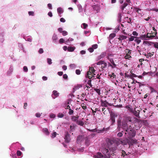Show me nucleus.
I'll list each match as a JSON object with an SVG mask.
<instances>
[{"label":"nucleus","mask_w":158,"mask_h":158,"mask_svg":"<svg viewBox=\"0 0 158 158\" xmlns=\"http://www.w3.org/2000/svg\"><path fill=\"white\" fill-rule=\"evenodd\" d=\"M107 148H103L102 149V153L105 155L106 157L104 156L101 153L98 152L95 156V158H108L111 155H114L117 148V145L114 143L113 140L109 139L107 142Z\"/></svg>","instance_id":"f257e3e1"},{"label":"nucleus","mask_w":158,"mask_h":158,"mask_svg":"<svg viewBox=\"0 0 158 158\" xmlns=\"http://www.w3.org/2000/svg\"><path fill=\"white\" fill-rule=\"evenodd\" d=\"M129 110L136 117L139 118H140L139 114L141 110V109L136 107H135L134 109L132 108H129Z\"/></svg>","instance_id":"f03ea898"},{"label":"nucleus","mask_w":158,"mask_h":158,"mask_svg":"<svg viewBox=\"0 0 158 158\" xmlns=\"http://www.w3.org/2000/svg\"><path fill=\"white\" fill-rule=\"evenodd\" d=\"M70 135L68 132H66L65 134L64 137V139L65 142L67 143H68L70 142L71 140L70 137Z\"/></svg>","instance_id":"7ed1b4c3"},{"label":"nucleus","mask_w":158,"mask_h":158,"mask_svg":"<svg viewBox=\"0 0 158 158\" xmlns=\"http://www.w3.org/2000/svg\"><path fill=\"white\" fill-rule=\"evenodd\" d=\"M101 106H104L105 107H106L107 106V105H108L110 106H111V104L109 103L108 102H107L106 101H103V100H101Z\"/></svg>","instance_id":"20e7f679"},{"label":"nucleus","mask_w":158,"mask_h":158,"mask_svg":"<svg viewBox=\"0 0 158 158\" xmlns=\"http://www.w3.org/2000/svg\"><path fill=\"white\" fill-rule=\"evenodd\" d=\"M128 134L130 136V137H128L129 138L134 137L135 136L136 134L134 130L132 129H131V131H130L129 132H128Z\"/></svg>","instance_id":"39448f33"},{"label":"nucleus","mask_w":158,"mask_h":158,"mask_svg":"<svg viewBox=\"0 0 158 158\" xmlns=\"http://www.w3.org/2000/svg\"><path fill=\"white\" fill-rule=\"evenodd\" d=\"M106 55V53L105 52H103L101 53L100 55L98 56L97 58V60H99L104 57Z\"/></svg>","instance_id":"423d86ee"},{"label":"nucleus","mask_w":158,"mask_h":158,"mask_svg":"<svg viewBox=\"0 0 158 158\" xmlns=\"http://www.w3.org/2000/svg\"><path fill=\"white\" fill-rule=\"evenodd\" d=\"M145 43L146 44L148 43L149 44L150 43L152 44H154V47L155 48H157V49H158V43H156L154 44L153 42H149L148 41H144L143 42V43Z\"/></svg>","instance_id":"0eeeda50"},{"label":"nucleus","mask_w":158,"mask_h":158,"mask_svg":"<svg viewBox=\"0 0 158 158\" xmlns=\"http://www.w3.org/2000/svg\"><path fill=\"white\" fill-rule=\"evenodd\" d=\"M110 120H111L112 124H113L115 122V116L114 114H110Z\"/></svg>","instance_id":"6e6552de"},{"label":"nucleus","mask_w":158,"mask_h":158,"mask_svg":"<svg viewBox=\"0 0 158 158\" xmlns=\"http://www.w3.org/2000/svg\"><path fill=\"white\" fill-rule=\"evenodd\" d=\"M124 127V130L126 132L125 133V135H127V134H128V132H129L130 131H131V127H127V128H125V126H123Z\"/></svg>","instance_id":"1a4fd4ad"},{"label":"nucleus","mask_w":158,"mask_h":158,"mask_svg":"<svg viewBox=\"0 0 158 158\" xmlns=\"http://www.w3.org/2000/svg\"><path fill=\"white\" fill-rule=\"evenodd\" d=\"M157 34V31H156V32H152H152L150 33L151 36H150V39H153V38Z\"/></svg>","instance_id":"9d476101"},{"label":"nucleus","mask_w":158,"mask_h":158,"mask_svg":"<svg viewBox=\"0 0 158 158\" xmlns=\"http://www.w3.org/2000/svg\"><path fill=\"white\" fill-rule=\"evenodd\" d=\"M53 95L55 96L54 97L52 96V97L54 98H56L59 96V93H57V92L56 90H54L53 91Z\"/></svg>","instance_id":"9b49d317"},{"label":"nucleus","mask_w":158,"mask_h":158,"mask_svg":"<svg viewBox=\"0 0 158 158\" xmlns=\"http://www.w3.org/2000/svg\"><path fill=\"white\" fill-rule=\"evenodd\" d=\"M75 49V47L69 46L68 48V50L69 52H72L74 51Z\"/></svg>","instance_id":"f8f14e48"},{"label":"nucleus","mask_w":158,"mask_h":158,"mask_svg":"<svg viewBox=\"0 0 158 158\" xmlns=\"http://www.w3.org/2000/svg\"><path fill=\"white\" fill-rule=\"evenodd\" d=\"M122 14L120 13L118 14V21L119 23L121 22Z\"/></svg>","instance_id":"ddd939ff"},{"label":"nucleus","mask_w":158,"mask_h":158,"mask_svg":"<svg viewBox=\"0 0 158 158\" xmlns=\"http://www.w3.org/2000/svg\"><path fill=\"white\" fill-rule=\"evenodd\" d=\"M43 131L47 135H49V134L48 129L46 128H44L43 129Z\"/></svg>","instance_id":"4468645a"},{"label":"nucleus","mask_w":158,"mask_h":158,"mask_svg":"<svg viewBox=\"0 0 158 158\" xmlns=\"http://www.w3.org/2000/svg\"><path fill=\"white\" fill-rule=\"evenodd\" d=\"M139 38L142 39V40H147V37H146V35H145V34L141 35H140Z\"/></svg>","instance_id":"2eb2a0df"},{"label":"nucleus","mask_w":158,"mask_h":158,"mask_svg":"<svg viewBox=\"0 0 158 158\" xmlns=\"http://www.w3.org/2000/svg\"><path fill=\"white\" fill-rule=\"evenodd\" d=\"M134 10L136 12L140 14H141V9L139 8H138L135 7L134 8Z\"/></svg>","instance_id":"dca6fc26"},{"label":"nucleus","mask_w":158,"mask_h":158,"mask_svg":"<svg viewBox=\"0 0 158 158\" xmlns=\"http://www.w3.org/2000/svg\"><path fill=\"white\" fill-rule=\"evenodd\" d=\"M132 137L129 138V139L131 140L132 143H137V140L135 139H132Z\"/></svg>","instance_id":"f3484780"},{"label":"nucleus","mask_w":158,"mask_h":158,"mask_svg":"<svg viewBox=\"0 0 158 158\" xmlns=\"http://www.w3.org/2000/svg\"><path fill=\"white\" fill-rule=\"evenodd\" d=\"M76 123L81 126H83L84 124L83 122L81 120H78Z\"/></svg>","instance_id":"a211bd4d"},{"label":"nucleus","mask_w":158,"mask_h":158,"mask_svg":"<svg viewBox=\"0 0 158 158\" xmlns=\"http://www.w3.org/2000/svg\"><path fill=\"white\" fill-rule=\"evenodd\" d=\"M52 39L54 42H56L57 40V36L55 34H54L52 37Z\"/></svg>","instance_id":"6ab92c4d"},{"label":"nucleus","mask_w":158,"mask_h":158,"mask_svg":"<svg viewBox=\"0 0 158 158\" xmlns=\"http://www.w3.org/2000/svg\"><path fill=\"white\" fill-rule=\"evenodd\" d=\"M101 66V69L102 70H104L105 68H106L107 66V64L105 62Z\"/></svg>","instance_id":"aec40b11"},{"label":"nucleus","mask_w":158,"mask_h":158,"mask_svg":"<svg viewBox=\"0 0 158 158\" xmlns=\"http://www.w3.org/2000/svg\"><path fill=\"white\" fill-rule=\"evenodd\" d=\"M71 119L72 121L76 122V123H77V121H78V120L76 117L74 116H72Z\"/></svg>","instance_id":"412c9836"},{"label":"nucleus","mask_w":158,"mask_h":158,"mask_svg":"<svg viewBox=\"0 0 158 158\" xmlns=\"http://www.w3.org/2000/svg\"><path fill=\"white\" fill-rule=\"evenodd\" d=\"M57 12L59 14H60L61 13L63 12V10L62 9L61 7H59L57 8Z\"/></svg>","instance_id":"4be33fe9"},{"label":"nucleus","mask_w":158,"mask_h":158,"mask_svg":"<svg viewBox=\"0 0 158 158\" xmlns=\"http://www.w3.org/2000/svg\"><path fill=\"white\" fill-rule=\"evenodd\" d=\"M108 60L111 63V64L114 66V67H115L116 66V65L115 64V63H114L113 58H109V59H108Z\"/></svg>","instance_id":"5701e85b"},{"label":"nucleus","mask_w":158,"mask_h":158,"mask_svg":"<svg viewBox=\"0 0 158 158\" xmlns=\"http://www.w3.org/2000/svg\"><path fill=\"white\" fill-rule=\"evenodd\" d=\"M105 63L104 61L103 60H100L96 63L97 65H102Z\"/></svg>","instance_id":"b1692460"},{"label":"nucleus","mask_w":158,"mask_h":158,"mask_svg":"<svg viewBox=\"0 0 158 158\" xmlns=\"http://www.w3.org/2000/svg\"><path fill=\"white\" fill-rule=\"evenodd\" d=\"M78 7L79 12H82L83 11L82 6L80 5H78Z\"/></svg>","instance_id":"393cba45"},{"label":"nucleus","mask_w":158,"mask_h":158,"mask_svg":"<svg viewBox=\"0 0 158 158\" xmlns=\"http://www.w3.org/2000/svg\"><path fill=\"white\" fill-rule=\"evenodd\" d=\"M127 3H125L123 5L121 6V9L122 10H123L124 8L127 6Z\"/></svg>","instance_id":"a878e982"},{"label":"nucleus","mask_w":158,"mask_h":158,"mask_svg":"<svg viewBox=\"0 0 158 158\" xmlns=\"http://www.w3.org/2000/svg\"><path fill=\"white\" fill-rule=\"evenodd\" d=\"M116 36V34L114 33L111 34L109 36V37L110 39H113Z\"/></svg>","instance_id":"bb28decb"},{"label":"nucleus","mask_w":158,"mask_h":158,"mask_svg":"<svg viewBox=\"0 0 158 158\" xmlns=\"http://www.w3.org/2000/svg\"><path fill=\"white\" fill-rule=\"evenodd\" d=\"M137 37L135 36H131V37L129 39V41H133L135 38H136Z\"/></svg>","instance_id":"cd10ccee"},{"label":"nucleus","mask_w":158,"mask_h":158,"mask_svg":"<svg viewBox=\"0 0 158 158\" xmlns=\"http://www.w3.org/2000/svg\"><path fill=\"white\" fill-rule=\"evenodd\" d=\"M131 50L129 49H127L125 50V52L127 53V55H130L131 54Z\"/></svg>","instance_id":"c85d7f7f"},{"label":"nucleus","mask_w":158,"mask_h":158,"mask_svg":"<svg viewBox=\"0 0 158 158\" xmlns=\"http://www.w3.org/2000/svg\"><path fill=\"white\" fill-rule=\"evenodd\" d=\"M47 63L48 64H51L52 62V60L50 58H48L47 59Z\"/></svg>","instance_id":"c756f323"},{"label":"nucleus","mask_w":158,"mask_h":158,"mask_svg":"<svg viewBox=\"0 0 158 158\" xmlns=\"http://www.w3.org/2000/svg\"><path fill=\"white\" fill-rule=\"evenodd\" d=\"M109 76L110 77H113V78H115L116 77V75L114 73H112V74H109Z\"/></svg>","instance_id":"7c9ffc66"},{"label":"nucleus","mask_w":158,"mask_h":158,"mask_svg":"<svg viewBox=\"0 0 158 158\" xmlns=\"http://www.w3.org/2000/svg\"><path fill=\"white\" fill-rule=\"evenodd\" d=\"M114 56V55L111 54H108V56H107V58L108 59H109V58H112V57Z\"/></svg>","instance_id":"2f4dec72"},{"label":"nucleus","mask_w":158,"mask_h":158,"mask_svg":"<svg viewBox=\"0 0 158 158\" xmlns=\"http://www.w3.org/2000/svg\"><path fill=\"white\" fill-rule=\"evenodd\" d=\"M73 40L72 38H69L65 41V44H69V42L70 41H72Z\"/></svg>","instance_id":"473e14b6"},{"label":"nucleus","mask_w":158,"mask_h":158,"mask_svg":"<svg viewBox=\"0 0 158 158\" xmlns=\"http://www.w3.org/2000/svg\"><path fill=\"white\" fill-rule=\"evenodd\" d=\"M89 70L91 71V72H92L93 73H94L95 71V70L93 67H91L89 68Z\"/></svg>","instance_id":"72a5a7b5"},{"label":"nucleus","mask_w":158,"mask_h":158,"mask_svg":"<svg viewBox=\"0 0 158 158\" xmlns=\"http://www.w3.org/2000/svg\"><path fill=\"white\" fill-rule=\"evenodd\" d=\"M94 90L99 94H100V90L99 89L95 88L94 89Z\"/></svg>","instance_id":"f704fd0d"},{"label":"nucleus","mask_w":158,"mask_h":158,"mask_svg":"<svg viewBox=\"0 0 158 158\" xmlns=\"http://www.w3.org/2000/svg\"><path fill=\"white\" fill-rule=\"evenodd\" d=\"M120 37L122 40L126 39L127 38V36L124 35H120Z\"/></svg>","instance_id":"c9c22d12"},{"label":"nucleus","mask_w":158,"mask_h":158,"mask_svg":"<svg viewBox=\"0 0 158 158\" xmlns=\"http://www.w3.org/2000/svg\"><path fill=\"white\" fill-rule=\"evenodd\" d=\"M121 153H122L121 156H123V157H124L126 155H127V154H126V152L124 151V150H122V152H121Z\"/></svg>","instance_id":"e433bc0d"},{"label":"nucleus","mask_w":158,"mask_h":158,"mask_svg":"<svg viewBox=\"0 0 158 158\" xmlns=\"http://www.w3.org/2000/svg\"><path fill=\"white\" fill-rule=\"evenodd\" d=\"M17 155L18 156H20L22 155V152L19 150H18L17 152Z\"/></svg>","instance_id":"4c0bfd02"},{"label":"nucleus","mask_w":158,"mask_h":158,"mask_svg":"<svg viewBox=\"0 0 158 158\" xmlns=\"http://www.w3.org/2000/svg\"><path fill=\"white\" fill-rule=\"evenodd\" d=\"M64 115L62 113H59L58 114L57 116L60 118H62L64 117Z\"/></svg>","instance_id":"58836bf2"},{"label":"nucleus","mask_w":158,"mask_h":158,"mask_svg":"<svg viewBox=\"0 0 158 158\" xmlns=\"http://www.w3.org/2000/svg\"><path fill=\"white\" fill-rule=\"evenodd\" d=\"M102 111L103 112V113L105 114L107 113V110L105 108H102Z\"/></svg>","instance_id":"ea45409f"},{"label":"nucleus","mask_w":158,"mask_h":158,"mask_svg":"<svg viewBox=\"0 0 158 158\" xmlns=\"http://www.w3.org/2000/svg\"><path fill=\"white\" fill-rule=\"evenodd\" d=\"M98 45L97 44H94L92 45V47L93 49H96L98 48Z\"/></svg>","instance_id":"a19ab883"},{"label":"nucleus","mask_w":158,"mask_h":158,"mask_svg":"<svg viewBox=\"0 0 158 158\" xmlns=\"http://www.w3.org/2000/svg\"><path fill=\"white\" fill-rule=\"evenodd\" d=\"M76 65L75 64H71L70 65V67L72 69L75 68H76Z\"/></svg>","instance_id":"79ce46f5"},{"label":"nucleus","mask_w":158,"mask_h":158,"mask_svg":"<svg viewBox=\"0 0 158 158\" xmlns=\"http://www.w3.org/2000/svg\"><path fill=\"white\" fill-rule=\"evenodd\" d=\"M59 42L60 44H62L64 42L65 43V42H64V40L63 38H61L59 40Z\"/></svg>","instance_id":"37998d69"},{"label":"nucleus","mask_w":158,"mask_h":158,"mask_svg":"<svg viewBox=\"0 0 158 158\" xmlns=\"http://www.w3.org/2000/svg\"><path fill=\"white\" fill-rule=\"evenodd\" d=\"M82 25L83 26V28L84 29H85L86 28V27H88V25L85 23H83L82 24Z\"/></svg>","instance_id":"c03bdc74"},{"label":"nucleus","mask_w":158,"mask_h":158,"mask_svg":"<svg viewBox=\"0 0 158 158\" xmlns=\"http://www.w3.org/2000/svg\"><path fill=\"white\" fill-rule=\"evenodd\" d=\"M135 41L138 44H139L141 42V40H140L136 39L135 40Z\"/></svg>","instance_id":"a18cd8bd"},{"label":"nucleus","mask_w":158,"mask_h":158,"mask_svg":"<svg viewBox=\"0 0 158 158\" xmlns=\"http://www.w3.org/2000/svg\"><path fill=\"white\" fill-rule=\"evenodd\" d=\"M62 34L64 36H65L67 35V32L66 31H64L62 32Z\"/></svg>","instance_id":"49530a36"},{"label":"nucleus","mask_w":158,"mask_h":158,"mask_svg":"<svg viewBox=\"0 0 158 158\" xmlns=\"http://www.w3.org/2000/svg\"><path fill=\"white\" fill-rule=\"evenodd\" d=\"M81 106L82 108L84 110H85L86 108V105L84 104H82Z\"/></svg>","instance_id":"de8ad7c7"},{"label":"nucleus","mask_w":158,"mask_h":158,"mask_svg":"<svg viewBox=\"0 0 158 158\" xmlns=\"http://www.w3.org/2000/svg\"><path fill=\"white\" fill-rule=\"evenodd\" d=\"M76 73L77 75H80L81 74V71L79 69H77L76 70Z\"/></svg>","instance_id":"09e8293b"},{"label":"nucleus","mask_w":158,"mask_h":158,"mask_svg":"<svg viewBox=\"0 0 158 158\" xmlns=\"http://www.w3.org/2000/svg\"><path fill=\"white\" fill-rule=\"evenodd\" d=\"M56 135V132H53L52 134V137L53 138H54L55 137Z\"/></svg>","instance_id":"8fccbe9b"},{"label":"nucleus","mask_w":158,"mask_h":158,"mask_svg":"<svg viewBox=\"0 0 158 158\" xmlns=\"http://www.w3.org/2000/svg\"><path fill=\"white\" fill-rule=\"evenodd\" d=\"M44 52L43 49L42 48H40L39 51V53L40 54H42Z\"/></svg>","instance_id":"3c124183"},{"label":"nucleus","mask_w":158,"mask_h":158,"mask_svg":"<svg viewBox=\"0 0 158 158\" xmlns=\"http://www.w3.org/2000/svg\"><path fill=\"white\" fill-rule=\"evenodd\" d=\"M73 113V110L70 109L69 112V114L70 115H72Z\"/></svg>","instance_id":"603ef678"},{"label":"nucleus","mask_w":158,"mask_h":158,"mask_svg":"<svg viewBox=\"0 0 158 158\" xmlns=\"http://www.w3.org/2000/svg\"><path fill=\"white\" fill-rule=\"evenodd\" d=\"M28 14L29 15H32V16L34 15V12L32 11H29Z\"/></svg>","instance_id":"864d4df0"},{"label":"nucleus","mask_w":158,"mask_h":158,"mask_svg":"<svg viewBox=\"0 0 158 158\" xmlns=\"http://www.w3.org/2000/svg\"><path fill=\"white\" fill-rule=\"evenodd\" d=\"M88 50L90 52H93L94 51V50L93 49V48L91 47V48H89L88 49Z\"/></svg>","instance_id":"5fc2aeb1"},{"label":"nucleus","mask_w":158,"mask_h":158,"mask_svg":"<svg viewBox=\"0 0 158 158\" xmlns=\"http://www.w3.org/2000/svg\"><path fill=\"white\" fill-rule=\"evenodd\" d=\"M150 36H151L150 33H147L146 35V37L148 38V39H150Z\"/></svg>","instance_id":"6e6d98bb"},{"label":"nucleus","mask_w":158,"mask_h":158,"mask_svg":"<svg viewBox=\"0 0 158 158\" xmlns=\"http://www.w3.org/2000/svg\"><path fill=\"white\" fill-rule=\"evenodd\" d=\"M123 126H125V128H127L128 127H127V123H123L122 127V128L124 129V127H123Z\"/></svg>","instance_id":"4d7b16f0"},{"label":"nucleus","mask_w":158,"mask_h":158,"mask_svg":"<svg viewBox=\"0 0 158 158\" xmlns=\"http://www.w3.org/2000/svg\"><path fill=\"white\" fill-rule=\"evenodd\" d=\"M23 69L24 71L25 72H27L28 71L27 68L26 66H24L23 67Z\"/></svg>","instance_id":"13d9d810"},{"label":"nucleus","mask_w":158,"mask_h":158,"mask_svg":"<svg viewBox=\"0 0 158 158\" xmlns=\"http://www.w3.org/2000/svg\"><path fill=\"white\" fill-rule=\"evenodd\" d=\"M123 135V134L122 132H119L117 134V135L119 137H121Z\"/></svg>","instance_id":"bf43d9fd"},{"label":"nucleus","mask_w":158,"mask_h":158,"mask_svg":"<svg viewBox=\"0 0 158 158\" xmlns=\"http://www.w3.org/2000/svg\"><path fill=\"white\" fill-rule=\"evenodd\" d=\"M132 34L135 36H137L138 34L136 31H134L132 32Z\"/></svg>","instance_id":"052dcab7"},{"label":"nucleus","mask_w":158,"mask_h":158,"mask_svg":"<svg viewBox=\"0 0 158 158\" xmlns=\"http://www.w3.org/2000/svg\"><path fill=\"white\" fill-rule=\"evenodd\" d=\"M114 106H115L117 108H121L122 107V105H113Z\"/></svg>","instance_id":"680f3d73"},{"label":"nucleus","mask_w":158,"mask_h":158,"mask_svg":"<svg viewBox=\"0 0 158 158\" xmlns=\"http://www.w3.org/2000/svg\"><path fill=\"white\" fill-rule=\"evenodd\" d=\"M92 74V72L90 71H89L87 72V76H89Z\"/></svg>","instance_id":"e2e57ef3"},{"label":"nucleus","mask_w":158,"mask_h":158,"mask_svg":"<svg viewBox=\"0 0 158 158\" xmlns=\"http://www.w3.org/2000/svg\"><path fill=\"white\" fill-rule=\"evenodd\" d=\"M58 31L60 32V33H62V31H63L62 30H63V29L62 28H59L58 29Z\"/></svg>","instance_id":"0e129e2a"},{"label":"nucleus","mask_w":158,"mask_h":158,"mask_svg":"<svg viewBox=\"0 0 158 158\" xmlns=\"http://www.w3.org/2000/svg\"><path fill=\"white\" fill-rule=\"evenodd\" d=\"M63 78L64 79H67L68 78V76L66 74H64L63 75Z\"/></svg>","instance_id":"69168bd1"},{"label":"nucleus","mask_w":158,"mask_h":158,"mask_svg":"<svg viewBox=\"0 0 158 158\" xmlns=\"http://www.w3.org/2000/svg\"><path fill=\"white\" fill-rule=\"evenodd\" d=\"M60 21L61 22L64 23V22H65V19L64 18H60Z\"/></svg>","instance_id":"338daca9"},{"label":"nucleus","mask_w":158,"mask_h":158,"mask_svg":"<svg viewBox=\"0 0 158 158\" xmlns=\"http://www.w3.org/2000/svg\"><path fill=\"white\" fill-rule=\"evenodd\" d=\"M48 7H49V8L50 9H52V6L51 4L49 3L48 4Z\"/></svg>","instance_id":"774afa93"}]
</instances>
